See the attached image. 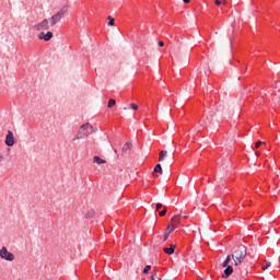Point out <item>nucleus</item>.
I'll return each mask as SVG.
<instances>
[{"mask_svg":"<svg viewBox=\"0 0 280 280\" xmlns=\"http://www.w3.org/2000/svg\"><path fill=\"white\" fill-rule=\"evenodd\" d=\"M158 45H159V47H164L165 43L159 42Z\"/></svg>","mask_w":280,"mask_h":280,"instance_id":"nucleus-30","label":"nucleus"},{"mask_svg":"<svg viewBox=\"0 0 280 280\" xmlns=\"http://www.w3.org/2000/svg\"><path fill=\"white\" fill-rule=\"evenodd\" d=\"M165 156H167V151L162 150L159 155V161H165Z\"/></svg>","mask_w":280,"mask_h":280,"instance_id":"nucleus-18","label":"nucleus"},{"mask_svg":"<svg viewBox=\"0 0 280 280\" xmlns=\"http://www.w3.org/2000/svg\"><path fill=\"white\" fill-rule=\"evenodd\" d=\"M256 156H259V152H256Z\"/></svg>","mask_w":280,"mask_h":280,"instance_id":"nucleus-36","label":"nucleus"},{"mask_svg":"<svg viewBox=\"0 0 280 280\" xmlns=\"http://www.w3.org/2000/svg\"><path fill=\"white\" fill-rule=\"evenodd\" d=\"M154 279H156V273H153V275L151 276V279H150V280H154Z\"/></svg>","mask_w":280,"mask_h":280,"instance_id":"nucleus-31","label":"nucleus"},{"mask_svg":"<svg viewBox=\"0 0 280 280\" xmlns=\"http://www.w3.org/2000/svg\"><path fill=\"white\" fill-rule=\"evenodd\" d=\"M260 145H266V142L258 141V142H256L255 148L257 149Z\"/></svg>","mask_w":280,"mask_h":280,"instance_id":"nucleus-26","label":"nucleus"},{"mask_svg":"<svg viewBox=\"0 0 280 280\" xmlns=\"http://www.w3.org/2000/svg\"><path fill=\"white\" fill-rule=\"evenodd\" d=\"M156 174H163V167L161 166V164H156L154 170H153L154 178H156L159 176Z\"/></svg>","mask_w":280,"mask_h":280,"instance_id":"nucleus-11","label":"nucleus"},{"mask_svg":"<svg viewBox=\"0 0 280 280\" xmlns=\"http://www.w3.org/2000/svg\"><path fill=\"white\" fill-rule=\"evenodd\" d=\"M174 231H176V228L172 225V223L166 228L165 230V234L166 235H172V233H174Z\"/></svg>","mask_w":280,"mask_h":280,"instance_id":"nucleus-15","label":"nucleus"},{"mask_svg":"<svg viewBox=\"0 0 280 280\" xmlns=\"http://www.w3.org/2000/svg\"><path fill=\"white\" fill-rule=\"evenodd\" d=\"M115 104H117V102L115 100L110 98L108 101L107 108H113V106H115Z\"/></svg>","mask_w":280,"mask_h":280,"instance_id":"nucleus-21","label":"nucleus"},{"mask_svg":"<svg viewBox=\"0 0 280 280\" xmlns=\"http://www.w3.org/2000/svg\"><path fill=\"white\" fill-rule=\"evenodd\" d=\"M179 224H180V214L173 215L171 219V225L177 229Z\"/></svg>","mask_w":280,"mask_h":280,"instance_id":"nucleus-7","label":"nucleus"},{"mask_svg":"<svg viewBox=\"0 0 280 280\" xmlns=\"http://www.w3.org/2000/svg\"><path fill=\"white\" fill-rule=\"evenodd\" d=\"M246 248L244 246L234 247L232 253V259L234 261V266H240L244 259H246Z\"/></svg>","mask_w":280,"mask_h":280,"instance_id":"nucleus-1","label":"nucleus"},{"mask_svg":"<svg viewBox=\"0 0 280 280\" xmlns=\"http://www.w3.org/2000/svg\"><path fill=\"white\" fill-rule=\"evenodd\" d=\"M270 268V262H267L266 266H262V270H268Z\"/></svg>","mask_w":280,"mask_h":280,"instance_id":"nucleus-28","label":"nucleus"},{"mask_svg":"<svg viewBox=\"0 0 280 280\" xmlns=\"http://www.w3.org/2000/svg\"><path fill=\"white\" fill-rule=\"evenodd\" d=\"M51 22L49 21V19H45L42 22L35 24L33 26V30H36V32H43V31H47V30H51Z\"/></svg>","mask_w":280,"mask_h":280,"instance_id":"nucleus-2","label":"nucleus"},{"mask_svg":"<svg viewBox=\"0 0 280 280\" xmlns=\"http://www.w3.org/2000/svg\"><path fill=\"white\" fill-rule=\"evenodd\" d=\"M187 219H189V214L184 215V220H187Z\"/></svg>","mask_w":280,"mask_h":280,"instance_id":"nucleus-33","label":"nucleus"},{"mask_svg":"<svg viewBox=\"0 0 280 280\" xmlns=\"http://www.w3.org/2000/svg\"><path fill=\"white\" fill-rule=\"evenodd\" d=\"M162 207H163V203H156L155 210L159 211V209H161Z\"/></svg>","mask_w":280,"mask_h":280,"instance_id":"nucleus-27","label":"nucleus"},{"mask_svg":"<svg viewBox=\"0 0 280 280\" xmlns=\"http://www.w3.org/2000/svg\"><path fill=\"white\" fill-rule=\"evenodd\" d=\"M93 163H96V165H104V164H106V160L95 155L93 158Z\"/></svg>","mask_w":280,"mask_h":280,"instance_id":"nucleus-13","label":"nucleus"},{"mask_svg":"<svg viewBox=\"0 0 280 280\" xmlns=\"http://www.w3.org/2000/svg\"><path fill=\"white\" fill-rule=\"evenodd\" d=\"M92 132H97V129L92 130Z\"/></svg>","mask_w":280,"mask_h":280,"instance_id":"nucleus-35","label":"nucleus"},{"mask_svg":"<svg viewBox=\"0 0 280 280\" xmlns=\"http://www.w3.org/2000/svg\"><path fill=\"white\" fill-rule=\"evenodd\" d=\"M3 161V154H0V163Z\"/></svg>","mask_w":280,"mask_h":280,"instance_id":"nucleus-34","label":"nucleus"},{"mask_svg":"<svg viewBox=\"0 0 280 280\" xmlns=\"http://www.w3.org/2000/svg\"><path fill=\"white\" fill-rule=\"evenodd\" d=\"M184 3H190L191 0H183Z\"/></svg>","mask_w":280,"mask_h":280,"instance_id":"nucleus-32","label":"nucleus"},{"mask_svg":"<svg viewBox=\"0 0 280 280\" xmlns=\"http://www.w3.org/2000/svg\"><path fill=\"white\" fill-rule=\"evenodd\" d=\"M168 237H170V234H166V232H164V242H167Z\"/></svg>","mask_w":280,"mask_h":280,"instance_id":"nucleus-29","label":"nucleus"},{"mask_svg":"<svg viewBox=\"0 0 280 280\" xmlns=\"http://www.w3.org/2000/svg\"><path fill=\"white\" fill-rule=\"evenodd\" d=\"M165 213H167V207H164V209L162 211H160V217L163 218V215H165Z\"/></svg>","mask_w":280,"mask_h":280,"instance_id":"nucleus-25","label":"nucleus"},{"mask_svg":"<svg viewBox=\"0 0 280 280\" xmlns=\"http://www.w3.org/2000/svg\"><path fill=\"white\" fill-rule=\"evenodd\" d=\"M129 106L132 110H139V106L135 103H131Z\"/></svg>","mask_w":280,"mask_h":280,"instance_id":"nucleus-23","label":"nucleus"},{"mask_svg":"<svg viewBox=\"0 0 280 280\" xmlns=\"http://www.w3.org/2000/svg\"><path fill=\"white\" fill-rule=\"evenodd\" d=\"M91 126L90 122H86L84 125H82L79 129V135L77 136L73 141H75V139H82V137H89V135H91V132L89 131V127Z\"/></svg>","mask_w":280,"mask_h":280,"instance_id":"nucleus-4","label":"nucleus"},{"mask_svg":"<svg viewBox=\"0 0 280 280\" xmlns=\"http://www.w3.org/2000/svg\"><path fill=\"white\" fill-rule=\"evenodd\" d=\"M214 3L215 5H222V3L226 4V0H215Z\"/></svg>","mask_w":280,"mask_h":280,"instance_id":"nucleus-24","label":"nucleus"},{"mask_svg":"<svg viewBox=\"0 0 280 280\" xmlns=\"http://www.w3.org/2000/svg\"><path fill=\"white\" fill-rule=\"evenodd\" d=\"M129 150H132V142H126L122 147V152H128Z\"/></svg>","mask_w":280,"mask_h":280,"instance_id":"nucleus-16","label":"nucleus"},{"mask_svg":"<svg viewBox=\"0 0 280 280\" xmlns=\"http://www.w3.org/2000/svg\"><path fill=\"white\" fill-rule=\"evenodd\" d=\"M236 273L238 275V277H241L242 279H244V277L248 276V269L247 268H236Z\"/></svg>","mask_w":280,"mask_h":280,"instance_id":"nucleus-9","label":"nucleus"},{"mask_svg":"<svg viewBox=\"0 0 280 280\" xmlns=\"http://www.w3.org/2000/svg\"><path fill=\"white\" fill-rule=\"evenodd\" d=\"M4 143L9 148H12V145H14V133L12 131H8Z\"/></svg>","mask_w":280,"mask_h":280,"instance_id":"nucleus-6","label":"nucleus"},{"mask_svg":"<svg viewBox=\"0 0 280 280\" xmlns=\"http://www.w3.org/2000/svg\"><path fill=\"white\" fill-rule=\"evenodd\" d=\"M68 10H69V7H68V5H65V7H62V8L57 12V14L62 19V16H65V15L67 14Z\"/></svg>","mask_w":280,"mask_h":280,"instance_id":"nucleus-14","label":"nucleus"},{"mask_svg":"<svg viewBox=\"0 0 280 280\" xmlns=\"http://www.w3.org/2000/svg\"><path fill=\"white\" fill-rule=\"evenodd\" d=\"M38 38L39 40H46V42L51 40L54 38V33H51L50 31H48L47 33L40 32L38 34Z\"/></svg>","mask_w":280,"mask_h":280,"instance_id":"nucleus-5","label":"nucleus"},{"mask_svg":"<svg viewBox=\"0 0 280 280\" xmlns=\"http://www.w3.org/2000/svg\"><path fill=\"white\" fill-rule=\"evenodd\" d=\"M163 250L166 255H174V252L176 250V245L171 244L170 247H164Z\"/></svg>","mask_w":280,"mask_h":280,"instance_id":"nucleus-10","label":"nucleus"},{"mask_svg":"<svg viewBox=\"0 0 280 280\" xmlns=\"http://www.w3.org/2000/svg\"><path fill=\"white\" fill-rule=\"evenodd\" d=\"M231 275H233V266H228L224 270L223 278L229 279V277H231Z\"/></svg>","mask_w":280,"mask_h":280,"instance_id":"nucleus-12","label":"nucleus"},{"mask_svg":"<svg viewBox=\"0 0 280 280\" xmlns=\"http://www.w3.org/2000/svg\"><path fill=\"white\" fill-rule=\"evenodd\" d=\"M150 270H152V266L147 265L143 269V275H148L150 272Z\"/></svg>","mask_w":280,"mask_h":280,"instance_id":"nucleus-22","label":"nucleus"},{"mask_svg":"<svg viewBox=\"0 0 280 280\" xmlns=\"http://www.w3.org/2000/svg\"><path fill=\"white\" fill-rule=\"evenodd\" d=\"M84 218L88 220H91V218H95V210H89L85 214Z\"/></svg>","mask_w":280,"mask_h":280,"instance_id":"nucleus-17","label":"nucleus"},{"mask_svg":"<svg viewBox=\"0 0 280 280\" xmlns=\"http://www.w3.org/2000/svg\"><path fill=\"white\" fill-rule=\"evenodd\" d=\"M61 20L62 18L58 13H56L48 21H50V25L54 27V25L60 23Z\"/></svg>","mask_w":280,"mask_h":280,"instance_id":"nucleus-8","label":"nucleus"},{"mask_svg":"<svg viewBox=\"0 0 280 280\" xmlns=\"http://www.w3.org/2000/svg\"><path fill=\"white\" fill-rule=\"evenodd\" d=\"M107 21H108L107 25L109 26L115 25V19L113 16H107Z\"/></svg>","mask_w":280,"mask_h":280,"instance_id":"nucleus-20","label":"nucleus"},{"mask_svg":"<svg viewBox=\"0 0 280 280\" xmlns=\"http://www.w3.org/2000/svg\"><path fill=\"white\" fill-rule=\"evenodd\" d=\"M231 254L226 256L225 260L222 264L223 268L229 267V264H231Z\"/></svg>","mask_w":280,"mask_h":280,"instance_id":"nucleus-19","label":"nucleus"},{"mask_svg":"<svg viewBox=\"0 0 280 280\" xmlns=\"http://www.w3.org/2000/svg\"><path fill=\"white\" fill-rule=\"evenodd\" d=\"M0 257L4 260V261H14L15 256L12 254V252L8 250V247L3 246L0 249Z\"/></svg>","mask_w":280,"mask_h":280,"instance_id":"nucleus-3","label":"nucleus"}]
</instances>
